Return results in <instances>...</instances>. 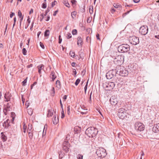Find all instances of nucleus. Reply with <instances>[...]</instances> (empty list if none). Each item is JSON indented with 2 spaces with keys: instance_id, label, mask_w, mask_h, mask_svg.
<instances>
[{
  "instance_id": "1",
  "label": "nucleus",
  "mask_w": 159,
  "mask_h": 159,
  "mask_svg": "<svg viewBox=\"0 0 159 159\" xmlns=\"http://www.w3.org/2000/svg\"><path fill=\"white\" fill-rule=\"evenodd\" d=\"M98 132L97 129L91 127L88 128L85 131V134L89 137L93 138L96 136Z\"/></svg>"
},
{
  "instance_id": "2",
  "label": "nucleus",
  "mask_w": 159,
  "mask_h": 159,
  "mask_svg": "<svg viewBox=\"0 0 159 159\" xmlns=\"http://www.w3.org/2000/svg\"><path fill=\"white\" fill-rule=\"evenodd\" d=\"M116 74L122 76H125L128 75V71L123 67L117 66L115 69Z\"/></svg>"
},
{
  "instance_id": "3",
  "label": "nucleus",
  "mask_w": 159,
  "mask_h": 159,
  "mask_svg": "<svg viewBox=\"0 0 159 159\" xmlns=\"http://www.w3.org/2000/svg\"><path fill=\"white\" fill-rule=\"evenodd\" d=\"M118 116L119 117L122 119L127 118V116L129 115L127 112V110L122 108H120L118 110Z\"/></svg>"
},
{
  "instance_id": "4",
  "label": "nucleus",
  "mask_w": 159,
  "mask_h": 159,
  "mask_svg": "<svg viewBox=\"0 0 159 159\" xmlns=\"http://www.w3.org/2000/svg\"><path fill=\"white\" fill-rule=\"evenodd\" d=\"M130 47L127 44H123L118 47V51L121 53L126 52L129 50Z\"/></svg>"
},
{
  "instance_id": "5",
  "label": "nucleus",
  "mask_w": 159,
  "mask_h": 159,
  "mask_svg": "<svg viewBox=\"0 0 159 159\" xmlns=\"http://www.w3.org/2000/svg\"><path fill=\"white\" fill-rule=\"evenodd\" d=\"M115 84L113 82H106L103 84V88L107 90H111L114 87Z\"/></svg>"
},
{
  "instance_id": "6",
  "label": "nucleus",
  "mask_w": 159,
  "mask_h": 159,
  "mask_svg": "<svg viewBox=\"0 0 159 159\" xmlns=\"http://www.w3.org/2000/svg\"><path fill=\"white\" fill-rule=\"evenodd\" d=\"M96 154L98 157H104L107 155L106 150L102 148H99L97 149Z\"/></svg>"
},
{
  "instance_id": "7",
  "label": "nucleus",
  "mask_w": 159,
  "mask_h": 159,
  "mask_svg": "<svg viewBox=\"0 0 159 159\" xmlns=\"http://www.w3.org/2000/svg\"><path fill=\"white\" fill-rule=\"evenodd\" d=\"M135 128L137 130L142 131L144 130L145 126L143 124L138 122L135 124Z\"/></svg>"
},
{
  "instance_id": "8",
  "label": "nucleus",
  "mask_w": 159,
  "mask_h": 159,
  "mask_svg": "<svg viewBox=\"0 0 159 159\" xmlns=\"http://www.w3.org/2000/svg\"><path fill=\"white\" fill-rule=\"evenodd\" d=\"M148 31V28L147 26L144 25L141 26L139 29V33L142 35L146 34Z\"/></svg>"
},
{
  "instance_id": "9",
  "label": "nucleus",
  "mask_w": 159,
  "mask_h": 159,
  "mask_svg": "<svg viewBox=\"0 0 159 159\" xmlns=\"http://www.w3.org/2000/svg\"><path fill=\"white\" fill-rule=\"evenodd\" d=\"M116 74L115 69L110 70L106 74V77L107 79H110L112 78L114 75Z\"/></svg>"
},
{
  "instance_id": "10",
  "label": "nucleus",
  "mask_w": 159,
  "mask_h": 159,
  "mask_svg": "<svg viewBox=\"0 0 159 159\" xmlns=\"http://www.w3.org/2000/svg\"><path fill=\"white\" fill-rule=\"evenodd\" d=\"M129 41L130 43L133 45H136L139 43V40L138 38L133 36L129 38Z\"/></svg>"
},
{
  "instance_id": "11",
  "label": "nucleus",
  "mask_w": 159,
  "mask_h": 159,
  "mask_svg": "<svg viewBox=\"0 0 159 159\" xmlns=\"http://www.w3.org/2000/svg\"><path fill=\"white\" fill-rule=\"evenodd\" d=\"M110 101L112 105H115L117 104L118 102L116 99H115L114 97L113 96H112L110 98Z\"/></svg>"
},
{
  "instance_id": "12",
  "label": "nucleus",
  "mask_w": 159,
  "mask_h": 159,
  "mask_svg": "<svg viewBox=\"0 0 159 159\" xmlns=\"http://www.w3.org/2000/svg\"><path fill=\"white\" fill-rule=\"evenodd\" d=\"M12 108H9L6 106H4V108L3 110V112L5 115H7L9 111H11Z\"/></svg>"
},
{
  "instance_id": "13",
  "label": "nucleus",
  "mask_w": 159,
  "mask_h": 159,
  "mask_svg": "<svg viewBox=\"0 0 159 159\" xmlns=\"http://www.w3.org/2000/svg\"><path fill=\"white\" fill-rule=\"evenodd\" d=\"M10 123V121L9 120L7 119L6 121H4L3 123V126L5 128H7L10 126L9 123Z\"/></svg>"
},
{
  "instance_id": "14",
  "label": "nucleus",
  "mask_w": 159,
  "mask_h": 159,
  "mask_svg": "<svg viewBox=\"0 0 159 159\" xmlns=\"http://www.w3.org/2000/svg\"><path fill=\"white\" fill-rule=\"evenodd\" d=\"M152 131L154 133L159 132V123L157 124L156 126L153 127Z\"/></svg>"
},
{
  "instance_id": "15",
  "label": "nucleus",
  "mask_w": 159,
  "mask_h": 159,
  "mask_svg": "<svg viewBox=\"0 0 159 159\" xmlns=\"http://www.w3.org/2000/svg\"><path fill=\"white\" fill-rule=\"evenodd\" d=\"M44 67L43 65L41 64L37 66V68H38V72L39 74H41V70H43Z\"/></svg>"
},
{
  "instance_id": "16",
  "label": "nucleus",
  "mask_w": 159,
  "mask_h": 159,
  "mask_svg": "<svg viewBox=\"0 0 159 159\" xmlns=\"http://www.w3.org/2000/svg\"><path fill=\"white\" fill-rule=\"evenodd\" d=\"M1 138L2 139L3 141V142L6 141L7 140V137L4 134V133L3 132H2L1 133Z\"/></svg>"
},
{
  "instance_id": "17",
  "label": "nucleus",
  "mask_w": 159,
  "mask_h": 159,
  "mask_svg": "<svg viewBox=\"0 0 159 159\" xmlns=\"http://www.w3.org/2000/svg\"><path fill=\"white\" fill-rule=\"evenodd\" d=\"M83 43V41L82 40V39L81 37H78V42H77V44L78 45H79V44H80V46H81L82 43Z\"/></svg>"
},
{
  "instance_id": "18",
  "label": "nucleus",
  "mask_w": 159,
  "mask_h": 159,
  "mask_svg": "<svg viewBox=\"0 0 159 159\" xmlns=\"http://www.w3.org/2000/svg\"><path fill=\"white\" fill-rule=\"evenodd\" d=\"M70 147V145L63 146V149L67 153L69 151Z\"/></svg>"
},
{
  "instance_id": "19",
  "label": "nucleus",
  "mask_w": 159,
  "mask_h": 159,
  "mask_svg": "<svg viewBox=\"0 0 159 159\" xmlns=\"http://www.w3.org/2000/svg\"><path fill=\"white\" fill-rule=\"evenodd\" d=\"M4 97L5 99V101L8 102L10 100V97L9 94H5Z\"/></svg>"
},
{
  "instance_id": "20",
  "label": "nucleus",
  "mask_w": 159,
  "mask_h": 159,
  "mask_svg": "<svg viewBox=\"0 0 159 159\" xmlns=\"http://www.w3.org/2000/svg\"><path fill=\"white\" fill-rule=\"evenodd\" d=\"M62 2L66 7H70V4L67 0H63Z\"/></svg>"
},
{
  "instance_id": "21",
  "label": "nucleus",
  "mask_w": 159,
  "mask_h": 159,
  "mask_svg": "<svg viewBox=\"0 0 159 159\" xmlns=\"http://www.w3.org/2000/svg\"><path fill=\"white\" fill-rule=\"evenodd\" d=\"M56 75L55 74V73L54 72H52L51 74V77L52 78V81H54V80L56 78Z\"/></svg>"
},
{
  "instance_id": "22",
  "label": "nucleus",
  "mask_w": 159,
  "mask_h": 159,
  "mask_svg": "<svg viewBox=\"0 0 159 159\" xmlns=\"http://www.w3.org/2000/svg\"><path fill=\"white\" fill-rule=\"evenodd\" d=\"M53 122L54 124H57L58 121V119H56V116H54L52 118Z\"/></svg>"
},
{
  "instance_id": "23",
  "label": "nucleus",
  "mask_w": 159,
  "mask_h": 159,
  "mask_svg": "<svg viewBox=\"0 0 159 159\" xmlns=\"http://www.w3.org/2000/svg\"><path fill=\"white\" fill-rule=\"evenodd\" d=\"M48 113L47 115V116L48 117L52 116L53 114V112L52 110H48Z\"/></svg>"
},
{
  "instance_id": "24",
  "label": "nucleus",
  "mask_w": 159,
  "mask_h": 159,
  "mask_svg": "<svg viewBox=\"0 0 159 159\" xmlns=\"http://www.w3.org/2000/svg\"><path fill=\"white\" fill-rule=\"evenodd\" d=\"M65 153L62 152L61 151L59 153V159H62Z\"/></svg>"
},
{
  "instance_id": "25",
  "label": "nucleus",
  "mask_w": 159,
  "mask_h": 159,
  "mask_svg": "<svg viewBox=\"0 0 159 159\" xmlns=\"http://www.w3.org/2000/svg\"><path fill=\"white\" fill-rule=\"evenodd\" d=\"M85 139L84 135L83 134H80L79 137V140L80 141L82 142L84 140V139Z\"/></svg>"
},
{
  "instance_id": "26",
  "label": "nucleus",
  "mask_w": 159,
  "mask_h": 159,
  "mask_svg": "<svg viewBox=\"0 0 159 159\" xmlns=\"http://www.w3.org/2000/svg\"><path fill=\"white\" fill-rule=\"evenodd\" d=\"M28 135L30 138V139H32L33 136V132L31 131V132H29Z\"/></svg>"
},
{
  "instance_id": "27",
  "label": "nucleus",
  "mask_w": 159,
  "mask_h": 159,
  "mask_svg": "<svg viewBox=\"0 0 159 159\" xmlns=\"http://www.w3.org/2000/svg\"><path fill=\"white\" fill-rule=\"evenodd\" d=\"M79 53L80 58L81 59H83L84 57V53L81 51L79 52Z\"/></svg>"
},
{
  "instance_id": "28",
  "label": "nucleus",
  "mask_w": 159,
  "mask_h": 159,
  "mask_svg": "<svg viewBox=\"0 0 159 159\" xmlns=\"http://www.w3.org/2000/svg\"><path fill=\"white\" fill-rule=\"evenodd\" d=\"M50 34V31L49 30H46L44 32V36L45 37L48 36Z\"/></svg>"
},
{
  "instance_id": "29",
  "label": "nucleus",
  "mask_w": 159,
  "mask_h": 159,
  "mask_svg": "<svg viewBox=\"0 0 159 159\" xmlns=\"http://www.w3.org/2000/svg\"><path fill=\"white\" fill-rule=\"evenodd\" d=\"M27 112L28 114L31 116L33 114V110L31 108L28 109Z\"/></svg>"
},
{
  "instance_id": "30",
  "label": "nucleus",
  "mask_w": 159,
  "mask_h": 159,
  "mask_svg": "<svg viewBox=\"0 0 159 159\" xmlns=\"http://www.w3.org/2000/svg\"><path fill=\"white\" fill-rule=\"evenodd\" d=\"M77 13L75 11H74L71 12V16L73 19H74Z\"/></svg>"
},
{
  "instance_id": "31",
  "label": "nucleus",
  "mask_w": 159,
  "mask_h": 159,
  "mask_svg": "<svg viewBox=\"0 0 159 159\" xmlns=\"http://www.w3.org/2000/svg\"><path fill=\"white\" fill-rule=\"evenodd\" d=\"M70 145L68 141H65L63 144V146Z\"/></svg>"
},
{
  "instance_id": "32",
  "label": "nucleus",
  "mask_w": 159,
  "mask_h": 159,
  "mask_svg": "<svg viewBox=\"0 0 159 159\" xmlns=\"http://www.w3.org/2000/svg\"><path fill=\"white\" fill-rule=\"evenodd\" d=\"M113 6L116 8H118L121 7V5L119 3H114L113 4Z\"/></svg>"
},
{
  "instance_id": "33",
  "label": "nucleus",
  "mask_w": 159,
  "mask_h": 159,
  "mask_svg": "<svg viewBox=\"0 0 159 159\" xmlns=\"http://www.w3.org/2000/svg\"><path fill=\"white\" fill-rule=\"evenodd\" d=\"M12 104L11 102H8L7 103L6 105H4V106H6L7 107H8L9 108H12L11 106H12Z\"/></svg>"
},
{
  "instance_id": "34",
  "label": "nucleus",
  "mask_w": 159,
  "mask_h": 159,
  "mask_svg": "<svg viewBox=\"0 0 159 159\" xmlns=\"http://www.w3.org/2000/svg\"><path fill=\"white\" fill-rule=\"evenodd\" d=\"M89 13L91 14L93 12V6H90L89 8Z\"/></svg>"
},
{
  "instance_id": "35",
  "label": "nucleus",
  "mask_w": 159,
  "mask_h": 159,
  "mask_svg": "<svg viewBox=\"0 0 159 159\" xmlns=\"http://www.w3.org/2000/svg\"><path fill=\"white\" fill-rule=\"evenodd\" d=\"M83 156L81 154H78L77 156V159H83Z\"/></svg>"
},
{
  "instance_id": "36",
  "label": "nucleus",
  "mask_w": 159,
  "mask_h": 159,
  "mask_svg": "<svg viewBox=\"0 0 159 159\" xmlns=\"http://www.w3.org/2000/svg\"><path fill=\"white\" fill-rule=\"evenodd\" d=\"M67 114L68 115H70V105H68L67 106Z\"/></svg>"
},
{
  "instance_id": "37",
  "label": "nucleus",
  "mask_w": 159,
  "mask_h": 159,
  "mask_svg": "<svg viewBox=\"0 0 159 159\" xmlns=\"http://www.w3.org/2000/svg\"><path fill=\"white\" fill-rule=\"evenodd\" d=\"M70 56L73 57H74L75 56V53L73 51H70Z\"/></svg>"
},
{
  "instance_id": "38",
  "label": "nucleus",
  "mask_w": 159,
  "mask_h": 159,
  "mask_svg": "<svg viewBox=\"0 0 159 159\" xmlns=\"http://www.w3.org/2000/svg\"><path fill=\"white\" fill-rule=\"evenodd\" d=\"M18 16L19 18L23 17V16L22 15V13H21L20 10H19L18 11Z\"/></svg>"
},
{
  "instance_id": "39",
  "label": "nucleus",
  "mask_w": 159,
  "mask_h": 159,
  "mask_svg": "<svg viewBox=\"0 0 159 159\" xmlns=\"http://www.w3.org/2000/svg\"><path fill=\"white\" fill-rule=\"evenodd\" d=\"M88 82V80L87 81V82L86 83V85H85L84 88V93H85V94H86V90H87V89Z\"/></svg>"
},
{
  "instance_id": "40",
  "label": "nucleus",
  "mask_w": 159,
  "mask_h": 159,
  "mask_svg": "<svg viewBox=\"0 0 159 159\" xmlns=\"http://www.w3.org/2000/svg\"><path fill=\"white\" fill-rule=\"evenodd\" d=\"M22 53L23 55H26L27 50L25 48H23L22 50Z\"/></svg>"
},
{
  "instance_id": "41",
  "label": "nucleus",
  "mask_w": 159,
  "mask_h": 159,
  "mask_svg": "<svg viewBox=\"0 0 159 159\" xmlns=\"http://www.w3.org/2000/svg\"><path fill=\"white\" fill-rule=\"evenodd\" d=\"M77 33V30L76 29H74L72 31V33L73 35H75Z\"/></svg>"
},
{
  "instance_id": "42",
  "label": "nucleus",
  "mask_w": 159,
  "mask_h": 159,
  "mask_svg": "<svg viewBox=\"0 0 159 159\" xmlns=\"http://www.w3.org/2000/svg\"><path fill=\"white\" fill-rule=\"evenodd\" d=\"M80 79H78L76 81L75 83V84L76 85V86H77L78 84H79V83L80 82Z\"/></svg>"
},
{
  "instance_id": "43",
  "label": "nucleus",
  "mask_w": 159,
  "mask_h": 159,
  "mask_svg": "<svg viewBox=\"0 0 159 159\" xmlns=\"http://www.w3.org/2000/svg\"><path fill=\"white\" fill-rule=\"evenodd\" d=\"M32 125L30 124H29L28 125V128L27 130L28 131V130H29L30 131L32 129Z\"/></svg>"
},
{
  "instance_id": "44",
  "label": "nucleus",
  "mask_w": 159,
  "mask_h": 159,
  "mask_svg": "<svg viewBox=\"0 0 159 159\" xmlns=\"http://www.w3.org/2000/svg\"><path fill=\"white\" fill-rule=\"evenodd\" d=\"M11 117H12V120L13 121L14 120V118L15 117V113L13 112H11Z\"/></svg>"
},
{
  "instance_id": "45",
  "label": "nucleus",
  "mask_w": 159,
  "mask_h": 159,
  "mask_svg": "<svg viewBox=\"0 0 159 159\" xmlns=\"http://www.w3.org/2000/svg\"><path fill=\"white\" fill-rule=\"evenodd\" d=\"M40 16L41 17L40 18V21H42L43 20V19L44 18V15H43V13H41L40 15Z\"/></svg>"
},
{
  "instance_id": "46",
  "label": "nucleus",
  "mask_w": 159,
  "mask_h": 159,
  "mask_svg": "<svg viewBox=\"0 0 159 159\" xmlns=\"http://www.w3.org/2000/svg\"><path fill=\"white\" fill-rule=\"evenodd\" d=\"M56 84L57 85L56 87H57V88H58L59 87L58 86H60V81L58 80H57L56 81Z\"/></svg>"
},
{
  "instance_id": "47",
  "label": "nucleus",
  "mask_w": 159,
  "mask_h": 159,
  "mask_svg": "<svg viewBox=\"0 0 159 159\" xmlns=\"http://www.w3.org/2000/svg\"><path fill=\"white\" fill-rule=\"evenodd\" d=\"M23 132L24 133H25L26 130V126L25 125V124H24L23 125Z\"/></svg>"
},
{
  "instance_id": "48",
  "label": "nucleus",
  "mask_w": 159,
  "mask_h": 159,
  "mask_svg": "<svg viewBox=\"0 0 159 159\" xmlns=\"http://www.w3.org/2000/svg\"><path fill=\"white\" fill-rule=\"evenodd\" d=\"M47 7L46 3L44 2L42 4V7L43 8H46Z\"/></svg>"
},
{
  "instance_id": "49",
  "label": "nucleus",
  "mask_w": 159,
  "mask_h": 159,
  "mask_svg": "<svg viewBox=\"0 0 159 159\" xmlns=\"http://www.w3.org/2000/svg\"><path fill=\"white\" fill-rule=\"evenodd\" d=\"M52 91L53 92V93H52V96H54V94L55 93V90L54 87H52Z\"/></svg>"
},
{
  "instance_id": "50",
  "label": "nucleus",
  "mask_w": 159,
  "mask_h": 159,
  "mask_svg": "<svg viewBox=\"0 0 159 159\" xmlns=\"http://www.w3.org/2000/svg\"><path fill=\"white\" fill-rule=\"evenodd\" d=\"M67 35V39H69L71 38L72 36L70 33H68Z\"/></svg>"
},
{
  "instance_id": "51",
  "label": "nucleus",
  "mask_w": 159,
  "mask_h": 159,
  "mask_svg": "<svg viewBox=\"0 0 159 159\" xmlns=\"http://www.w3.org/2000/svg\"><path fill=\"white\" fill-rule=\"evenodd\" d=\"M27 78H26V79L25 80H24V81H23L22 82V85L24 86V85H25V84L26 83V82H27Z\"/></svg>"
},
{
  "instance_id": "52",
  "label": "nucleus",
  "mask_w": 159,
  "mask_h": 159,
  "mask_svg": "<svg viewBox=\"0 0 159 159\" xmlns=\"http://www.w3.org/2000/svg\"><path fill=\"white\" fill-rule=\"evenodd\" d=\"M116 11V10L114 9V7L111 8V10H110L111 12L113 14Z\"/></svg>"
},
{
  "instance_id": "53",
  "label": "nucleus",
  "mask_w": 159,
  "mask_h": 159,
  "mask_svg": "<svg viewBox=\"0 0 159 159\" xmlns=\"http://www.w3.org/2000/svg\"><path fill=\"white\" fill-rule=\"evenodd\" d=\"M57 3V2L56 1H54V2H52L51 6L52 7H53L54 5H55Z\"/></svg>"
},
{
  "instance_id": "54",
  "label": "nucleus",
  "mask_w": 159,
  "mask_h": 159,
  "mask_svg": "<svg viewBox=\"0 0 159 159\" xmlns=\"http://www.w3.org/2000/svg\"><path fill=\"white\" fill-rule=\"evenodd\" d=\"M39 43H40V47L42 48L43 49H44V45H43V44L41 42H40Z\"/></svg>"
},
{
  "instance_id": "55",
  "label": "nucleus",
  "mask_w": 159,
  "mask_h": 159,
  "mask_svg": "<svg viewBox=\"0 0 159 159\" xmlns=\"http://www.w3.org/2000/svg\"><path fill=\"white\" fill-rule=\"evenodd\" d=\"M27 21L28 23V25H27V27H28L29 25V24H30V18L29 17V16H28V17Z\"/></svg>"
},
{
  "instance_id": "56",
  "label": "nucleus",
  "mask_w": 159,
  "mask_h": 159,
  "mask_svg": "<svg viewBox=\"0 0 159 159\" xmlns=\"http://www.w3.org/2000/svg\"><path fill=\"white\" fill-rule=\"evenodd\" d=\"M73 73L75 75L74 76L75 77L77 72H76V70L75 69H73Z\"/></svg>"
},
{
  "instance_id": "57",
  "label": "nucleus",
  "mask_w": 159,
  "mask_h": 159,
  "mask_svg": "<svg viewBox=\"0 0 159 159\" xmlns=\"http://www.w3.org/2000/svg\"><path fill=\"white\" fill-rule=\"evenodd\" d=\"M61 36L60 35H59V42H58L59 43H61L62 41V39L61 38Z\"/></svg>"
},
{
  "instance_id": "58",
  "label": "nucleus",
  "mask_w": 159,
  "mask_h": 159,
  "mask_svg": "<svg viewBox=\"0 0 159 159\" xmlns=\"http://www.w3.org/2000/svg\"><path fill=\"white\" fill-rule=\"evenodd\" d=\"M92 94V92H91L90 95V97H89V103H91V95Z\"/></svg>"
},
{
  "instance_id": "59",
  "label": "nucleus",
  "mask_w": 159,
  "mask_h": 159,
  "mask_svg": "<svg viewBox=\"0 0 159 159\" xmlns=\"http://www.w3.org/2000/svg\"><path fill=\"white\" fill-rule=\"evenodd\" d=\"M96 37L97 39L100 40L99 38V35L98 34H96Z\"/></svg>"
},
{
  "instance_id": "60",
  "label": "nucleus",
  "mask_w": 159,
  "mask_h": 159,
  "mask_svg": "<svg viewBox=\"0 0 159 159\" xmlns=\"http://www.w3.org/2000/svg\"><path fill=\"white\" fill-rule=\"evenodd\" d=\"M15 13L14 12H11V13L10 14V18H12V16L15 15Z\"/></svg>"
},
{
  "instance_id": "61",
  "label": "nucleus",
  "mask_w": 159,
  "mask_h": 159,
  "mask_svg": "<svg viewBox=\"0 0 159 159\" xmlns=\"http://www.w3.org/2000/svg\"><path fill=\"white\" fill-rule=\"evenodd\" d=\"M49 11H50V10L48 9L47 10L45 11V13L44 14V16H46L47 15L48 13V12Z\"/></svg>"
},
{
  "instance_id": "62",
  "label": "nucleus",
  "mask_w": 159,
  "mask_h": 159,
  "mask_svg": "<svg viewBox=\"0 0 159 159\" xmlns=\"http://www.w3.org/2000/svg\"><path fill=\"white\" fill-rule=\"evenodd\" d=\"M20 26L21 22L23 19V17H20Z\"/></svg>"
},
{
  "instance_id": "63",
  "label": "nucleus",
  "mask_w": 159,
  "mask_h": 159,
  "mask_svg": "<svg viewBox=\"0 0 159 159\" xmlns=\"http://www.w3.org/2000/svg\"><path fill=\"white\" fill-rule=\"evenodd\" d=\"M67 95H65L63 97V99H64V100L65 101L67 99Z\"/></svg>"
},
{
  "instance_id": "64",
  "label": "nucleus",
  "mask_w": 159,
  "mask_h": 159,
  "mask_svg": "<svg viewBox=\"0 0 159 159\" xmlns=\"http://www.w3.org/2000/svg\"><path fill=\"white\" fill-rule=\"evenodd\" d=\"M58 12V11L57 10V11H54V13H53V15L54 16H56V14H57V12Z\"/></svg>"
}]
</instances>
